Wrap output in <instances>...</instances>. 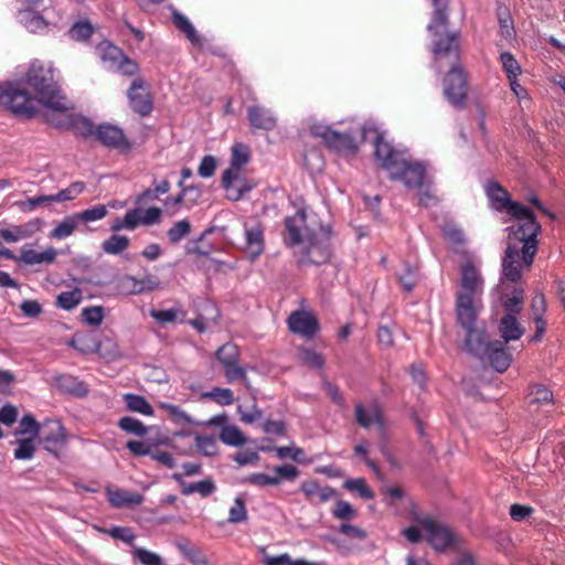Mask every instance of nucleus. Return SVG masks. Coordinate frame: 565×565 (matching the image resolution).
I'll list each match as a JSON object with an SVG mask.
<instances>
[{
    "mask_svg": "<svg viewBox=\"0 0 565 565\" xmlns=\"http://www.w3.org/2000/svg\"><path fill=\"white\" fill-rule=\"evenodd\" d=\"M448 4L449 0H433L434 12L427 31L433 36L430 51L435 70L441 73L444 67H450L444 79V95L455 108H462L467 99V76L458 63L459 33L447 32Z\"/></svg>",
    "mask_w": 565,
    "mask_h": 565,
    "instance_id": "nucleus-1",
    "label": "nucleus"
},
{
    "mask_svg": "<svg viewBox=\"0 0 565 565\" xmlns=\"http://www.w3.org/2000/svg\"><path fill=\"white\" fill-rule=\"evenodd\" d=\"M374 134V156L390 179L401 182L408 190H416L419 203L428 206L435 200L430 193L431 180L423 161L414 159L411 153L397 149L384 139L377 130Z\"/></svg>",
    "mask_w": 565,
    "mask_h": 565,
    "instance_id": "nucleus-2",
    "label": "nucleus"
},
{
    "mask_svg": "<svg viewBox=\"0 0 565 565\" xmlns=\"http://www.w3.org/2000/svg\"><path fill=\"white\" fill-rule=\"evenodd\" d=\"M486 193L491 209L498 212H505L514 221V224L507 228L508 237L523 242V257L526 265L533 263L537 252V235L541 225L536 222L533 212L510 199L505 189L498 182H489L486 185Z\"/></svg>",
    "mask_w": 565,
    "mask_h": 565,
    "instance_id": "nucleus-3",
    "label": "nucleus"
},
{
    "mask_svg": "<svg viewBox=\"0 0 565 565\" xmlns=\"http://www.w3.org/2000/svg\"><path fill=\"white\" fill-rule=\"evenodd\" d=\"M23 82L34 90L45 108L56 113H65L71 108L70 102L55 79V68L52 63L45 64L40 60H33Z\"/></svg>",
    "mask_w": 565,
    "mask_h": 565,
    "instance_id": "nucleus-4",
    "label": "nucleus"
},
{
    "mask_svg": "<svg viewBox=\"0 0 565 565\" xmlns=\"http://www.w3.org/2000/svg\"><path fill=\"white\" fill-rule=\"evenodd\" d=\"M414 521L422 529L427 543L434 551L440 553L459 545V536L445 523L428 515H415Z\"/></svg>",
    "mask_w": 565,
    "mask_h": 565,
    "instance_id": "nucleus-5",
    "label": "nucleus"
},
{
    "mask_svg": "<svg viewBox=\"0 0 565 565\" xmlns=\"http://www.w3.org/2000/svg\"><path fill=\"white\" fill-rule=\"evenodd\" d=\"M40 104L38 96L30 95L19 84L9 83L6 86H0V105L17 116L32 118L38 113Z\"/></svg>",
    "mask_w": 565,
    "mask_h": 565,
    "instance_id": "nucleus-6",
    "label": "nucleus"
},
{
    "mask_svg": "<svg viewBox=\"0 0 565 565\" xmlns=\"http://www.w3.org/2000/svg\"><path fill=\"white\" fill-rule=\"evenodd\" d=\"M96 53L105 68L110 72L132 76L139 71L138 64L126 56L119 47L115 46L109 41L100 42L96 47Z\"/></svg>",
    "mask_w": 565,
    "mask_h": 565,
    "instance_id": "nucleus-7",
    "label": "nucleus"
},
{
    "mask_svg": "<svg viewBox=\"0 0 565 565\" xmlns=\"http://www.w3.org/2000/svg\"><path fill=\"white\" fill-rule=\"evenodd\" d=\"M483 290L459 287L456 294L455 313L458 324H469L478 318L482 303Z\"/></svg>",
    "mask_w": 565,
    "mask_h": 565,
    "instance_id": "nucleus-8",
    "label": "nucleus"
},
{
    "mask_svg": "<svg viewBox=\"0 0 565 565\" xmlns=\"http://www.w3.org/2000/svg\"><path fill=\"white\" fill-rule=\"evenodd\" d=\"M329 238L318 236L316 233H307V241L299 246L298 263L300 265H320L330 257Z\"/></svg>",
    "mask_w": 565,
    "mask_h": 565,
    "instance_id": "nucleus-9",
    "label": "nucleus"
},
{
    "mask_svg": "<svg viewBox=\"0 0 565 565\" xmlns=\"http://www.w3.org/2000/svg\"><path fill=\"white\" fill-rule=\"evenodd\" d=\"M312 136L320 137L328 148L341 153H353L358 149L354 137L348 132H339L331 127L313 122L310 125Z\"/></svg>",
    "mask_w": 565,
    "mask_h": 565,
    "instance_id": "nucleus-10",
    "label": "nucleus"
},
{
    "mask_svg": "<svg viewBox=\"0 0 565 565\" xmlns=\"http://www.w3.org/2000/svg\"><path fill=\"white\" fill-rule=\"evenodd\" d=\"M515 243L519 242L509 238V244L502 259V285H504L503 279L510 282H518L522 276V268H529L532 265V263L530 265L525 264L523 248L520 252Z\"/></svg>",
    "mask_w": 565,
    "mask_h": 565,
    "instance_id": "nucleus-11",
    "label": "nucleus"
},
{
    "mask_svg": "<svg viewBox=\"0 0 565 565\" xmlns=\"http://www.w3.org/2000/svg\"><path fill=\"white\" fill-rule=\"evenodd\" d=\"M221 183L231 201H239L257 186V182L242 174V171H224Z\"/></svg>",
    "mask_w": 565,
    "mask_h": 565,
    "instance_id": "nucleus-12",
    "label": "nucleus"
},
{
    "mask_svg": "<svg viewBox=\"0 0 565 565\" xmlns=\"http://www.w3.org/2000/svg\"><path fill=\"white\" fill-rule=\"evenodd\" d=\"M476 323L477 318H473L469 324L463 323L459 326L466 331L463 349L468 353L482 359L484 352L489 350L493 342L490 341L486 329L478 328Z\"/></svg>",
    "mask_w": 565,
    "mask_h": 565,
    "instance_id": "nucleus-13",
    "label": "nucleus"
},
{
    "mask_svg": "<svg viewBox=\"0 0 565 565\" xmlns=\"http://www.w3.org/2000/svg\"><path fill=\"white\" fill-rule=\"evenodd\" d=\"M127 96L130 107L140 116H148L152 111L153 103L149 85L142 78L132 81Z\"/></svg>",
    "mask_w": 565,
    "mask_h": 565,
    "instance_id": "nucleus-14",
    "label": "nucleus"
},
{
    "mask_svg": "<svg viewBox=\"0 0 565 565\" xmlns=\"http://www.w3.org/2000/svg\"><path fill=\"white\" fill-rule=\"evenodd\" d=\"M305 210H298L292 216L285 218L287 235L284 241L287 246L299 247L307 241V233H315L308 228Z\"/></svg>",
    "mask_w": 565,
    "mask_h": 565,
    "instance_id": "nucleus-15",
    "label": "nucleus"
},
{
    "mask_svg": "<svg viewBox=\"0 0 565 565\" xmlns=\"http://www.w3.org/2000/svg\"><path fill=\"white\" fill-rule=\"evenodd\" d=\"M289 330L303 338L311 339L319 329L317 318L308 311H294L287 320Z\"/></svg>",
    "mask_w": 565,
    "mask_h": 565,
    "instance_id": "nucleus-16",
    "label": "nucleus"
},
{
    "mask_svg": "<svg viewBox=\"0 0 565 565\" xmlns=\"http://www.w3.org/2000/svg\"><path fill=\"white\" fill-rule=\"evenodd\" d=\"M38 437L49 451H55L65 441L64 428L57 420H46L41 426Z\"/></svg>",
    "mask_w": 565,
    "mask_h": 565,
    "instance_id": "nucleus-17",
    "label": "nucleus"
},
{
    "mask_svg": "<svg viewBox=\"0 0 565 565\" xmlns=\"http://www.w3.org/2000/svg\"><path fill=\"white\" fill-rule=\"evenodd\" d=\"M95 135L106 147L125 150L130 149V143L126 139L122 130L117 126L102 124L96 128Z\"/></svg>",
    "mask_w": 565,
    "mask_h": 565,
    "instance_id": "nucleus-18",
    "label": "nucleus"
},
{
    "mask_svg": "<svg viewBox=\"0 0 565 565\" xmlns=\"http://www.w3.org/2000/svg\"><path fill=\"white\" fill-rule=\"evenodd\" d=\"M244 235L245 253L252 260H255L263 254L265 248L264 227L258 223L252 226L245 225Z\"/></svg>",
    "mask_w": 565,
    "mask_h": 565,
    "instance_id": "nucleus-19",
    "label": "nucleus"
},
{
    "mask_svg": "<svg viewBox=\"0 0 565 565\" xmlns=\"http://www.w3.org/2000/svg\"><path fill=\"white\" fill-rule=\"evenodd\" d=\"M355 419L358 424L363 428H370L373 424H375L381 433H383L385 429L381 409L376 403H371L369 405L356 403Z\"/></svg>",
    "mask_w": 565,
    "mask_h": 565,
    "instance_id": "nucleus-20",
    "label": "nucleus"
},
{
    "mask_svg": "<svg viewBox=\"0 0 565 565\" xmlns=\"http://www.w3.org/2000/svg\"><path fill=\"white\" fill-rule=\"evenodd\" d=\"M247 118L252 128L258 130H273L277 124V119L274 113L270 109L259 105L248 107Z\"/></svg>",
    "mask_w": 565,
    "mask_h": 565,
    "instance_id": "nucleus-21",
    "label": "nucleus"
},
{
    "mask_svg": "<svg viewBox=\"0 0 565 565\" xmlns=\"http://www.w3.org/2000/svg\"><path fill=\"white\" fill-rule=\"evenodd\" d=\"M483 358H487L491 366L497 372H504L511 364L512 358L507 349V343L494 341L489 350L484 352Z\"/></svg>",
    "mask_w": 565,
    "mask_h": 565,
    "instance_id": "nucleus-22",
    "label": "nucleus"
},
{
    "mask_svg": "<svg viewBox=\"0 0 565 565\" xmlns=\"http://www.w3.org/2000/svg\"><path fill=\"white\" fill-rule=\"evenodd\" d=\"M107 499L114 508H132L143 502V497L134 491L124 489H107Z\"/></svg>",
    "mask_w": 565,
    "mask_h": 565,
    "instance_id": "nucleus-23",
    "label": "nucleus"
},
{
    "mask_svg": "<svg viewBox=\"0 0 565 565\" xmlns=\"http://www.w3.org/2000/svg\"><path fill=\"white\" fill-rule=\"evenodd\" d=\"M524 331L525 330L519 322L516 316L504 315L500 319L499 332L501 338L503 339V343H509L510 341L519 340L523 335Z\"/></svg>",
    "mask_w": 565,
    "mask_h": 565,
    "instance_id": "nucleus-24",
    "label": "nucleus"
},
{
    "mask_svg": "<svg viewBox=\"0 0 565 565\" xmlns=\"http://www.w3.org/2000/svg\"><path fill=\"white\" fill-rule=\"evenodd\" d=\"M122 285L129 290L130 294L150 292L157 289L160 281L154 275H146L141 279L134 276H126L122 279Z\"/></svg>",
    "mask_w": 565,
    "mask_h": 565,
    "instance_id": "nucleus-25",
    "label": "nucleus"
},
{
    "mask_svg": "<svg viewBox=\"0 0 565 565\" xmlns=\"http://www.w3.org/2000/svg\"><path fill=\"white\" fill-rule=\"evenodd\" d=\"M524 289L522 286H513L510 291H504L502 296V305L505 310L504 315L518 316L523 308Z\"/></svg>",
    "mask_w": 565,
    "mask_h": 565,
    "instance_id": "nucleus-26",
    "label": "nucleus"
},
{
    "mask_svg": "<svg viewBox=\"0 0 565 565\" xmlns=\"http://www.w3.org/2000/svg\"><path fill=\"white\" fill-rule=\"evenodd\" d=\"M56 255L57 252L53 247H49L43 252L23 247L21 249L20 260L26 265L52 264Z\"/></svg>",
    "mask_w": 565,
    "mask_h": 565,
    "instance_id": "nucleus-27",
    "label": "nucleus"
},
{
    "mask_svg": "<svg viewBox=\"0 0 565 565\" xmlns=\"http://www.w3.org/2000/svg\"><path fill=\"white\" fill-rule=\"evenodd\" d=\"M17 19L29 32L39 33L45 30L46 23L41 14L31 10H19Z\"/></svg>",
    "mask_w": 565,
    "mask_h": 565,
    "instance_id": "nucleus-28",
    "label": "nucleus"
},
{
    "mask_svg": "<svg viewBox=\"0 0 565 565\" xmlns=\"http://www.w3.org/2000/svg\"><path fill=\"white\" fill-rule=\"evenodd\" d=\"M460 287L483 290L484 281L479 269L471 263L461 267Z\"/></svg>",
    "mask_w": 565,
    "mask_h": 565,
    "instance_id": "nucleus-29",
    "label": "nucleus"
},
{
    "mask_svg": "<svg viewBox=\"0 0 565 565\" xmlns=\"http://www.w3.org/2000/svg\"><path fill=\"white\" fill-rule=\"evenodd\" d=\"M172 20L178 30L182 32L193 45H202L201 36L198 34L195 28L185 15L178 11H173Z\"/></svg>",
    "mask_w": 565,
    "mask_h": 565,
    "instance_id": "nucleus-30",
    "label": "nucleus"
},
{
    "mask_svg": "<svg viewBox=\"0 0 565 565\" xmlns=\"http://www.w3.org/2000/svg\"><path fill=\"white\" fill-rule=\"evenodd\" d=\"M177 548L192 565H209V561L204 553L191 544L188 540H182L175 543Z\"/></svg>",
    "mask_w": 565,
    "mask_h": 565,
    "instance_id": "nucleus-31",
    "label": "nucleus"
},
{
    "mask_svg": "<svg viewBox=\"0 0 565 565\" xmlns=\"http://www.w3.org/2000/svg\"><path fill=\"white\" fill-rule=\"evenodd\" d=\"M527 399L530 405H537L540 407L552 405L554 403L553 393L542 384H534L531 386Z\"/></svg>",
    "mask_w": 565,
    "mask_h": 565,
    "instance_id": "nucleus-32",
    "label": "nucleus"
},
{
    "mask_svg": "<svg viewBox=\"0 0 565 565\" xmlns=\"http://www.w3.org/2000/svg\"><path fill=\"white\" fill-rule=\"evenodd\" d=\"M124 399L126 402V406L129 411L139 413L145 416L153 415V407L150 403L141 395L128 393L125 394Z\"/></svg>",
    "mask_w": 565,
    "mask_h": 565,
    "instance_id": "nucleus-33",
    "label": "nucleus"
},
{
    "mask_svg": "<svg viewBox=\"0 0 565 565\" xmlns=\"http://www.w3.org/2000/svg\"><path fill=\"white\" fill-rule=\"evenodd\" d=\"M216 491V484L212 478L201 481L183 484L182 492L185 495L199 493L202 498H207Z\"/></svg>",
    "mask_w": 565,
    "mask_h": 565,
    "instance_id": "nucleus-34",
    "label": "nucleus"
},
{
    "mask_svg": "<svg viewBox=\"0 0 565 565\" xmlns=\"http://www.w3.org/2000/svg\"><path fill=\"white\" fill-rule=\"evenodd\" d=\"M83 300V291L74 288L68 291H62L56 297V306L61 309L71 311L75 309Z\"/></svg>",
    "mask_w": 565,
    "mask_h": 565,
    "instance_id": "nucleus-35",
    "label": "nucleus"
},
{
    "mask_svg": "<svg viewBox=\"0 0 565 565\" xmlns=\"http://www.w3.org/2000/svg\"><path fill=\"white\" fill-rule=\"evenodd\" d=\"M95 26L87 20L83 19L73 23L68 30V35L77 42H86L93 35Z\"/></svg>",
    "mask_w": 565,
    "mask_h": 565,
    "instance_id": "nucleus-36",
    "label": "nucleus"
},
{
    "mask_svg": "<svg viewBox=\"0 0 565 565\" xmlns=\"http://www.w3.org/2000/svg\"><path fill=\"white\" fill-rule=\"evenodd\" d=\"M249 161L247 147L236 143L232 147L230 167L225 171H242V168Z\"/></svg>",
    "mask_w": 565,
    "mask_h": 565,
    "instance_id": "nucleus-37",
    "label": "nucleus"
},
{
    "mask_svg": "<svg viewBox=\"0 0 565 565\" xmlns=\"http://www.w3.org/2000/svg\"><path fill=\"white\" fill-rule=\"evenodd\" d=\"M220 439L223 444L234 447L242 446L246 441L244 434L235 425H224L220 433Z\"/></svg>",
    "mask_w": 565,
    "mask_h": 565,
    "instance_id": "nucleus-38",
    "label": "nucleus"
},
{
    "mask_svg": "<svg viewBox=\"0 0 565 565\" xmlns=\"http://www.w3.org/2000/svg\"><path fill=\"white\" fill-rule=\"evenodd\" d=\"M238 348L232 342H227L220 347L215 352L216 360L224 366H231L238 362Z\"/></svg>",
    "mask_w": 565,
    "mask_h": 565,
    "instance_id": "nucleus-39",
    "label": "nucleus"
},
{
    "mask_svg": "<svg viewBox=\"0 0 565 565\" xmlns=\"http://www.w3.org/2000/svg\"><path fill=\"white\" fill-rule=\"evenodd\" d=\"M78 223L76 214L66 216L52 230L50 236L55 239H64L74 233Z\"/></svg>",
    "mask_w": 565,
    "mask_h": 565,
    "instance_id": "nucleus-40",
    "label": "nucleus"
},
{
    "mask_svg": "<svg viewBox=\"0 0 565 565\" xmlns=\"http://www.w3.org/2000/svg\"><path fill=\"white\" fill-rule=\"evenodd\" d=\"M129 238L125 235L113 234L102 243V249L108 255H118L129 246Z\"/></svg>",
    "mask_w": 565,
    "mask_h": 565,
    "instance_id": "nucleus-41",
    "label": "nucleus"
},
{
    "mask_svg": "<svg viewBox=\"0 0 565 565\" xmlns=\"http://www.w3.org/2000/svg\"><path fill=\"white\" fill-rule=\"evenodd\" d=\"M150 316L160 324H168L175 322L181 316L182 318L179 320L181 323L185 322L184 317L185 313L180 308H170L163 310L152 309L150 311Z\"/></svg>",
    "mask_w": 565,
    "mask_h": 565,
    "instance_id": "nucleus-42",
    "label": "nucleus"
},
{
    "mask_svg": "<svg viewBox=\"0 0 565 565\" xmlns=\"http://www.w3.org/2000/svg\"><path fill=\"white\" fill-rule=\"evenodd\" d=\"M202 398L211 399L222 406H228L234 403L233 391L224 387H213L211 391L204 392Z\"/></svg>",
    "mask_w": 565,
    "mask_h": 565,
    "instance_id": "nucleus-43",
    "label": "nucleus"
},
{
    "mask_svg": "<svg viewBox=\"0 0 565 565\" xmlns=\"http://www.w3.org/2000/svg\"><path fill=\"white\" fill-rule=\"evenodd\" d=\"M242 482L259 488H265L278 486L280 483V479L278 477L268 476L263 472H257L246 476L245 478H243Z\"/></svg>",
    "mask_w": 565,
    "mask_h": 565,
    "instance_id": "nucleus-44",
    "label": "nucleus"
},
{
    "mask_svg": "<svg viewBox=\"0 0 565 565\" xmlns=\"http://www.w3.org/2000/svg\"><path fill=\"white\" fill-rule=\"evenodd\" d=\"M500 62L508 79L519 77L522 72L521 65L510 52H502L500 54Z\"/></svg>",
    "mask_w": 565,
    "mask_h": 565,
    "instance_id": "nucleus-45",
    "label": "nucleus"
},
{
    "mask_svg": "<svg viewBox=\"0 0 565 565\" xmlns=\"http://www.w3.org/2000/svg\"><path fill=\"white\" fill-rule=\"evenodd\" d=\"M118 425L124 431L139 437H142L148 433V428L142 424V422L131 416L120 418Z\"/></svg>",
    "mask_w": 565,
    "mask_h": 565,
    "instance_id": "nucleus-46",
    "label": "nucleus"
},
{
    "mask_svg": "<svg viewBox=\"0 0 565 565\" xmlns=\"http://www.w3.org/2000/svg\"><path fill=\"white\" fill-rule=\"evenodd\" d=\"M418 279V268L415 265L406 264L404 271L398 275V281L407 292L412 291Z\"/></svg>",
    "mask_w": 565,
    "mask_h": 565,
    "instance_id": "nucleus-47",
    "label": "nucleus"
},
{
    "mask_svg": "<svg viewBox=\"0 0 565 565\" xmlns=\"http://www.w3.org/2000/svg\"><path fill=\"white\" fill-rule=\"evenodd\" d=\"M343 487L349 491L356 492L363 499L371 500L374 498V492L363 478L348 479Z\"/></svg>",
    "mask_w": 565,
    "mask_h": 565,
    "instance_id": "nucleus-48",
    "label": "nucleus"
},
{
    "mask_svg": "<svg viewBox=\"0 0 565 565\" xmlns=\"http://www.w3.org/2000/svg\"><path fill=\"white\" fill-rule=\"evenodd\" d=\"M191 232V223L188 220H180L175 222L169 230H168V238L170 243L177 244L182 238H184L186 235H189Z\"/></svg>",
    "mask_w": 565,
    "mask_h": 565,
    "instance_id": "nucleus-49",
    "label": "nucleus"
},
{
    "mask_svg": "<svg viewBox=\"0 0 565 565\" xmlns=\"http://www.w3.org/2000/svg\"><path fill=\"white\" fill-rule=\"evenodd\" d=\"M246 519H247V509H246L245 500L242 495H237L234 499V504L230 509L228 522L237 524V523H242V522L246 521Z\"/></svg>",
    "mask_w": 565,
    "mask_h": 565,
    "instance_id": "nucleus-50",
    "label": "nucleus"
},
{
    "mask_svg": "<svg viewBox=\"0 0 565 565\" xmlns=\"http://www.w3.org/2000/svg\"><path fill=\"white\" fill-rule=\"evenodd\" d=\"M41 426L32 415L28 414L21 418L17 434L30 435L29 438L35 439L39 436Z\"/></svg>",
    "mask_w": 565,
    "mask_h": 565,
    "instance_id": "nucleus-51",
    "label": "nucleus"
},
{
    "mask_svg": "<svg viewBox=\"0 0 565 565\" xmlns=\"http://www.w3.org/2000/svg\"><path fill=\"white\" fill-rule=\"evenodd\" d=\"M108 211L105 205H95L90 209L76 213L78 222L90 223L103 220Z\"/></svg>",
    "mask_w": 565,
    "mask_h": 565,
    "instance_id": "nucleus-52",
    "label": "nucleus"
},
{
    "mask_svg": "<svg viewBox=\"0 0 565 565\" xmlns=\"http://www.w3.org/2000/svg\"><path fill=\"white\" fill-rule=\"evenodd\" d=\"M85 190V183L82 181H75L66 189H63L54 194L55 202H65L74 200Z\"/></svg>",
    "mask_w": 565,
    "mask_h": 565,
    "instance_id": "nucleus-53",
    "label": "nucleus"
},
{
    "mask_svg": "<svg viewBox=\"0 0 565 565\" xmlns=\"http://www.w3.org/2000/svg\"><path fill=\"white\" fill-rule=\"evenodd\" d=\"M132 554L142 565H163V561L159 554L143 547H134Z\"/></svg>",
    "mask_w": 565,
    "mask_h": 565,
    "instance_id": "nucleus-54",
    "label": "nucleus"
},
{
    "mask_svg": "<svg viewBox=\"0 0 565 565\" xmlns=\"http://www.w3.org/2000/svg\"><path fill=\"white\" fill-rule=\"evenodd\" d=\"M83 320L90 327H98L104 319V308L100 306L86 307L82 311Z\"/></svg>",
    "mask_w": 565,
    "mask_h": 565,
    "instance_id": "nucleus-55",
    "label": "nucleus"
},
{
    "mask_svg": "<svg viewBox=\"0 0 565 565\" xmlns=\"http://www.w3.org/2000/svg\"><path fill=\"white\" fill-rule=\"evenodd\" d=\"M34 438L19 439L18 447L14 449V458L19 460H29L34 456Z\"/></svg>",
    "mask_w": 565,
    "mask_h": 565,
    "instance_id": "nucleus-56",
    "label": "nucleus"
},
{
    "mask_svg": "<svg viewBox=\"0 0 565 565\" xmlns=\"http://www.w3.org/2000/svg\"><path fill=\"white\" fill-rule=\"evenodd\" d=\"M195 446L204 456H214L217 452V443L214 436H195Z\"/></svg>",
    "mask_w": 565,
    "mask_h": 565,
    "instance_id": "nucleus-57",
    "label": "nucleus"
},
{
    "mask_svg": "<svg viewBox=\"0 0 565 565\" xmlns=\"http://www.w3.org/2000/svg\"><path fill=\"white\" fill-rule=\"evenodd\" d=\"M57 383L62 388L75 395H84L87 392L84 384L72 376H60Z\"/></svg>",
    "mask_w": 565,
    "mask_h": 565,
    "instance_id": "nucleus-58",
    "label": "nucleus"
},
{
    "mask_svg": "<svg viewBox=\"0 0 565 565\" xmlns=\"http://www.w3.org/2000/svg\"><path fill=\"white\" fill-rule=\"evenodd\" d=\"M100 531L113 539L120 540L127 544H131L136 537L132 530L125 526H111L110 529H104Z\"/></svg>",
    "mask_w": 565,
    "mask_h": 565,
    "instance_id": "nucleus-59",
    "label": "nucleus"
},
{
    "mask_svg": "<svg viewBox=\"0 0 565 565\" xmlns=\"http://www.w3.org/2000/svg\"><path fill=\"white\" fill-rule=\"evenodd\" d=\"M300 359L306 365L313 369L320 370L324 365L322 355L312 349H302L300 351Z\"/></svg>",
    "mask_w": 565,
    "mask_h": 565,
    "instance_id": "nucleus-60",
    "label": "nucleus"
},
{
    "mask_svg": "<svg viewBox=\"0 0 565 565\" xmlns=\"http://www.w3.org/2000/svg\"><path fill=\"white\" fill-rule=\"evenodd\" d=\"M217 167V161L214 156L206 154L202 158L199 167H198V174L201 178L209 179L214 175L215 170Z\"/></svg>",
    "mask_w": 565,
    "mask_h": 565,
    "instance_id": "nucleus-61",
    "label": "nucleus"
},
{
    "mask_svg": "<svg viewBox=\"0 0 565 565\" xmlns=\"http://www.w3.org/2000/svg\"><path fill=\"white\" fill-rule=\"evenodd\" d=\"M29 236V232L20 226L0 230V237L7 243H17Z\"/></svg>",
    "mask_w": 565,
    "mask_h": 565,
    "instance_id": "nucleus-62",
    "label": "nucleus"
},
{
    "mask_svg": "<svg viewBox=\"0 0 565 565\" xmlns=\"http://www.w3.org/2000/svg\"><path fill=\"white\" fill-rule=\"evenodd\" d=\"M160 406L177 422H182L185 424L194 423L192 417L177 405L170 403H161Z\"/></svg>",
    "mask_w": 565,
    "mask_h": 565,
    "instance_id": "nucleus-63",
    "label": "nucleus"
},
{
    "mask_svg": "<svg viewBox=\"0 0 565 565\" xmlns=\"http://www.w3.org/2000/svg\"><path fill=\"white\" fill-rule=\"evenodd\" d=\"M499 24H500V34L505 40L510 41L515 36V30L513 26L512 19L509 13L499 12Z\"/></svg>",
    "mask_w": 565,
    "mask_h": 565,
    "instance_id": "nucleus-64",
    "label": "nucleus"
}]
</instances>
